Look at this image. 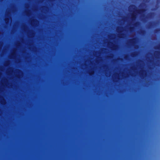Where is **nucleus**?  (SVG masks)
I'll return each instance as SVG.
<instances>
[{"label":"nucleus","instance_id":"obj_1","mask_svg":"<svg viewBox=\"0 0 160 160\" xmlns=\"http://www.w3.org/2000/svg\"><path fill=\"white\" fill-rule=\"evenodd\" d=\"M5 16L6 17L5 18L4 20L6 23L8 24L10 20L11 19V14L8 10L7 11L5 14Z\"/></svg>","mask_w":160,"mask_h":160},{"label":"nucleus","instance_id":"obj_2","mask_svg":"<svg viewBox=\"0 0 160 160\" xmlns=\"http://www.w3.org/2000/svg\"><path fill=\"white\" fill-rule=\"evenodd\" d=\"M131 8H132L133 10H136L137 11V13H139V14H140L141 13V12L142 11L141 10H136V8L134 6H130L129 7V9H130Z\"/></svg>","mask_w":160,"mask_h":160},{"label":"nucleus","instance_id":"obj_3","mask_svg":"<svg viewBox=\"0 0 160 160\" xmlns=\"http://www.w3.org/2000/svg\"><path fill=\"white\" fill-rule=\"evenodd\" d=\"M139 73L141 75V76L142 77L146 75V73L143 70H141Z\"/></svg>","mask_w":160,"mask_h":160},{"label":"nucleus","instance_id":"obj_4","mask_svg":"<svg viewBox=\"0 0 160 160\" xmlns=\"http://www.w3.org/2000/svg\"><path fill=\"white\" fill-rule=\"evenodd\" d=\"M154 55L157 58H160V52L158 51L155 52Z\"/></svg>","mask_w":160,"mask_h":160},{"label":"nucleus","instance_id":"obj_5","mask_svg":"<svg viewBox=\"0 0 160 160\" xmlns=\"http://www.w3.org/2000/svg\"><path fill=\"white\" fill-rule=\"evenodd\" d=\"M0 102L2 104H5L6 103V101L3 97H0Z\"/></svg>","mask_w":160,"mask_h":160},{"label":"nucleus","instance_id":"obj_6","mask_svg":"<svg viewBox=\"0 0 160 160\" xmlns=\"http://www.w3.org/2000/svg\"><path fill=\"white\" fill-rule=\"evenodd\" d=\"M129 41L130 43L132 45L135 43V38L130 39Z\"/></svg>","mask_w":160,"mask_h":160},{"label":"nucleus","instance_id":"obj_7","mask_svg":"<svg viewBox=\"0 0 160 160\" xmlns=\"http://www.w3.org/2000/svg\"><path fill=\"white\" fill-rule=\"evenodd\" d=\"M123 29V28L122 27H118L116 29L117 31L118 32H121L122 31Z\"/></svg>","mask_w":160,"mask_h":160},{"label":"nucleus","instance_id":"obj_8","mask_svg":"<svg viewBox=\"0 0 160 160\" xmlns=\"http://www.w3.org/2000/svg\"><path fill=\"white\" fill-rule=\"evenodd\" d=\"M136 18V15L134 14H133L131 18V19L132 22H134L135 21Z\"/></svg>","mask_w":160,"mask_h":160},{"label":"nucleus","instance_id":"obj_9","mask_svg":"<svg viewBox=\"0 0 160 160\" xmlns=\"http://www.w3.org/2000/svg\"><path fill=\"white\" fill-rule=\"evenodd\" d=\"M108 45L110 46H112V48L113 49H115L116 48V46L115 45H113L112 43L111 42L108 43Z\"/></svg>","mask_w":160,"mask_h":160},{"label":"nucleus","instance_id":"obj_10","mask_svg":"<svg viewBox=\"0 0 160 160\" xmlns=\"http://www.w3.org/2000/svg\"><path fill=\"white\" fill-rule=\"evenodd\" d=\"M26 13L27 15L29 16L31 14V12L29 10H28L26 11Z\"/></svg>","mask_w":160,"mask_h":160},{"label":"nucleus","instance_id":"obj_11","mask_svg":"<svg viewBox=\"0 0 160 160\" xmlns=\"http://www.w3.org/2000/svg\"><path fill=\"white\" fill-rule=\"evenodd\" d=\"M8 71L9 72H13V70L12 68H9L8 69Z\"/></svg>","mask_w":160,"mask_h":160},{"label":"nucleus","instance_id":"obj_12","mask_svg":"<svg viewBox=\"0 0 160 160\" xmlns=\"http://www.w3.org/2000/svg\"><path fill=\"white\" fill-rule=\"evenodd\" d=\"M36 22V20L34 19H33L31 21V23L32 24H35Z\"/></svg>","mask_w":160,"mask_h":160},{"label":"nucleus","instance_id":"obj_13","mask_svg":"<svg viewBox=\"0 0 160 160\" xmlns=\"http://www.w3.org/2000/svg\"><path fill=\"white\" fill-rule=\"evenodd\" d=\"M28 34L31 36H33L34 34L33 32L32 31H30L29 32Z\"/></svg>","mask_w":160,"mask_h":160},{"label":"nucleus","instance_id":"obj_14","mask_svg":"<svg viewBox=\"0 0 160 160\" xmlns=\"http://www.w3.org/2000/svg\"><path fill=\"white\" fill-rule=\"evenodd\" d=\"M88 73L90 74V75H92V74H93L94 73V72L93 71H92L91 70H90V71H89L88 72Z\"/></svg>","mask_w":160,"mask_h":160},{"label":"nucleus","instance_id":"obj_15","mask_svg":"<svg viewBox=\"0 0 160 160\" xmlns=\"http://www.w3.org/2000/svg\"><path fill=\"white\" fill-rule=\"evenodd\" d=\"M156 48L158 49H160V43L156 47Z\"/></svg>","mask_w":160,"mask_h":160},{"label":"nucleus","instance_id":"obj_16","mask_svg":"<svg viewBox=\"0 0 160 160\" xmlns=\"http://www.w3.org/2000/svg\"><path fill=\"white\" fill-rule=\"evenodd\" d=\"M2 43H0V51L1 50L2 47Z\"/></svg>","mask_w":160,"mask_h":160},{"label":"nucleus","instance_id":"obj_17","mask_svg":"<svg viewBox=\"0 0 160 160\" xmlns=\"http://www.w3.org/2000/svg\"><path fill=\"white\" fill-rule=\"evenodd\" d=\"M114 76L115 78H118V74L117 73L115 74Z\"/></svg>","mask_w":160,"mask_h":160},{"label":"nucleus","instance_id":"obj_18","mask_svg":"<svg viewBox=\"0 0 160 160\" xmlns=\"http://www.w3.org/2000/svg\"><path fill=\"white\" fill-rule=\"evenodd\" d=\"M9 63L8 62H7L5 64V66H8L9 65Z\"/></svg>","mask_w":160,"mask_h":160},{"label":"nucleus","instance_id":"obj_19","mask_svg":"<svg viewBox=\"0 0 160 160\" xmlns=\"http://www.w3.org/2000/svg\"><path fill=\"white\" fill-rule=\"evenodd\" d=\"M138 24V22H136L134 24V25L136 26Z\"/></svg>","mask_w":160,"mask_h":160},{"label":"nucleus","instance_id":"obj_20","mask_svg":"<svg viewBox=\"0 0 160 160\" xmlns=\"http://www.w3.org/2000/svg\"><path fill=\"white\" fill-rule=\"evenodd\" d=\"M134 69V67H132V69Z\"/></svg>","mask_w":160,"mask_h":160},{"label":"nucleus","instance_id":"obj_21","mask_svg":"<svg viewBox=\"0 0 160 160\" xmlns=\"http://www.w3.org/2000/svg\"><path fill=\"white\" fill-rule=\"evenodd\" d=\"M5 83H7L8 82V81H5Z\"/></svg>","mask_w":160,"mask_h":160},{"label":"nucleus","instance_id":"obj_22","mask_svg":"<svg viewBox=\"0 0 160 160\" xmlns=\"http://www.w3.org/2000/svg\"><path fill=\"white\" fill-rule=\"evenodd\" d=\"M120 34V35H122V33H120V34Z\"/></svg>","mask_w":160,"mask_h":160},{"label":"nucleus","instance_id":"obj_23","mask_svg":"<svg viewBox=\"0 0 160 160\" xmlns=\"http://www.w3.org/2000/svg\"><path fill=\"white\" fill-rule=\"evenodd\" d=\"M14 55H15V54H13L12 55V56H14Z\"/></svg>","mask_w":160,"mask_h":160},{"label":"nucleus","instance_id":"obj_24","mask_svg":"<svg viewBox=\"0 0 160 160\" xmlns=\"http://www.w3.org/2000/svg\"><path fill=\"white\" fill-rule=\"evenodd\" d=\"M122 74V76H123V75H122V74Z\"/></svg>","mask_w":160,"mask_h":160}]
</instances>
